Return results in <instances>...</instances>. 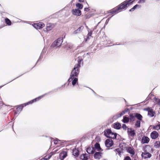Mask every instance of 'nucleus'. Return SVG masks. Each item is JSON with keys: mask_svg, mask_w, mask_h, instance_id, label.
I'll return each mask as SVG.
<instances>
[{"mask_svg": "<svg viewBox=\"0 0 160 160\" xmlns=\"http://www.w3.org/2000/svg\"><path fill=\"white\" fill-rule=\"evenodd\" d=\"M63 41V39L62 38H59L52 43L51 46V47L54 49L59 48L61 46Z\"/></svg>", "mask_w": 160, "mask_h": 160, "instance_id": "obj_1", "label": "nucleus"}, {"mask_svg": "<svg viewBox=\"0 0 160 160\" xmlns=\"http://www.w3.org/2000/svg\"><path fill=\"white\" fill-rule=\"evenodd\" d=\"M72 71L71 72L70 77L68 80V82H70L72 81V84L73 86H74L77 83L78 84V78H77L79 73L77 74H72Z\"/></svg>", "mask_w": 160, "mask_h": 160, "instance_id": "obj_2", "label": "nucleus"}, {"mask_svg": "<svg viewBox=\"0 0 160 160\" xmlns=\"http://www.w3.org/2000/svg\"><path fill=\"white\" fill-rule=\"evenodd\" d=\"M82 61V59H79L78 60V63L75 65L73 69L72 70V74H76L77 75L78 73H79V68L81 67V64ZM72 75L73 74H72Z\"/></svg>", "mask_w": 160, "mask_h": 160, "instance_id": "obj_3", "label": "nucleus"}, {"mask_svg": "<svg viewBox=\"0 0 160 160\" xmlns=\"http://www.w3.org/2000/svg\"><path fill=\"white\" fill-rule=\"evenodd\" d=\"M104 133V135L108 138L113 139L115 138H116V133L112 132L110 129L105 130Z\"/></svg>", "mask_w": 160, "mask_h": 160, "instance_id": "obj_4", "label": "nucleus"}, {"mask_svg": "<svg viewBox=\"0 0 160 160\" xmlns=\"http://www.w3.org/2000/svg\"><path fill=\"white\" fill-rule=\"evenodd\" d=\"M32 26L36 29H38L43 28L45 26V24L42 22H40L33 24Z\"/></svg>", "mask_w": 160, "mask_h": 160, "instance_id": "obj_5", "label": "nucleus"}, {"mask_svg": "<svg viewBox=\"0 0 160 160\" xmlns=\"http://www.w3.org/2000/svg\"><path fill=\"white\" fill-rule=\"evenodd\" d=\"M72 15L79 16L81 15V10L78 9H73L72 10Z\"/></svg>", "mask_w": 160, "mask_h": 160, "instance_id": "obj_6", "label": "nucleus"}, {"mask_svg": "<svg viewBox=\"0 0 160 160\" xmlns=\"http://www.w3.org/2000/svg\"><path fill=\"white\" fill-rule=\"evenodd\" d=\"M47 94V93H45L43 95H42L37 98H35L33 100H31V101L29 102H28L25 103V105H26V106L29 104H32L34 102H36V101H37V100H38L40 99L41 98H42L45 95H46Z\"/></svg>", "mask_w": 160, "mask_h": 160, "instance_id": "obj_7", "label": "nucleus"}, {"mask_svg": "<svg viewBox=\"0 0 160 160\" xmlns=\"http://www.w3.org/2000/svg\"><path fill=\"white\" fill-rule=\"evenodd\" d=\"M105 144L106 146L108 148L112 146L113 145V142L112 139H108L106 140Z\"/></svg>", "mask_w": 160, "mask_h": 160, "instance_id": "obj_8", "label": "nucleus"}, {"mask_svg": "<svg viewBox=\"0 0 160 160\" xmlns=\"http://www.w3.org/2000/svg\"><path fill=\"white\" fill-rule=\"evenodd\" d=\"M158 133L156 131H153L151 133V137L153 139L157 138L158 136Z\"/></svg>", "mask_w": 160, "mask_h": 160, "instance_id": "obj_9", "label": "nucleus"}, {"mask_svg": "<svg viewBox=\"0 0 160 160\" xmlns=\"http://www.w3.org/2000/svg\"><path fill=\"white\" fill-rule=\"evenodd\" d=\"M127 152L129 153L132 156L135 154V152L133 148L129 147L127 149Z\"/></svg>", "mask_w": 160, "mask_h": 160, "instance_id": "obj_10", "label": "nucleus"}, {"mask_svg": "<svg viewBox=\"0 0 160 160\" xmlns=\"http://www.w3.org/2000/svg\"><path fill=\"white\" fill-rule=\"evenodd\" d=\"M128 132L129 136L133 137L135 134V131L131 128H128Z\"/></svg>", "mask_w": 160, "mask_h": 160, "instance_id": "obj_11", "label": "nucleus"}, {"mask_svg": "<svg viewBox=\"0 0 160 160\" xmlns=\"http://www.w3.org/2000/svg\"><path fill=\"white\" fill-rule=\"evenodd\" d=\"M84 28L83 26H82L79 27L77 30H75L72 32V34H75L81 33Z\"/></svg>", "mask_w": 160, "mask_h": 160, "instance_id": "obj_12", "label": "nucleus"}, {"mask_svg": "<svg viewBox=\"0 0 160 160\" xmlns=\"http://www.w3.org/2000/svg\"><path fill=\"white\" fill-rule=\"evenodd\" d=\"M149 141V139L147 137H143L142 139V143L143 144L148 143Z\"/></svg>", "mask_w": 160, "mask_h": 160, "instance_id": "obj_13", "label": "nucleus"}, {"mask_svg": "<svg viewBox=\"0 0 160 160\" xmlns=\"http://www.w3.org/2000/svg\"><path fill=\"white\" fill-rule=\"evenodd\" d=\"M101 154L102 153L100 152H95L94 155V158L96 159H100L102 157Z\"/></svg>", "mask_w": 160, "mask_h": 160, "instance_id": "obj_14", "label": "nucleus"}, {"mask_svg": "<svg viewBox=\"0 0 160 160\" xmlns=\"http://www.w3.org/2000/svg\"><path fill=\"white\" fill-rule=\"evenodd\" d=\"M86 151L88 154H92L94 152L95 150L92 147H88L87 148Z\"/></svg>", "mask_w": 160, "mask_h": 160, "instance_id": "obj_15", "label": "nucleus"}, {"mask_svg": "<svg viewBox=\"0 0 160 160\" xmlns=\"http://www.w3.org/2000/svg\"><path fill=\"white\" fill-rule=\"evenodd\" d=\"M121 127V125L118 122L115 123L113 125V127L117 129H119Z\"/></svg>", "mask_w": 160, "mask_h": 160, "instance_id": "obj_16", "label": "nucleus"}, {"mask_svg": "<svg viewBox=\"0 0 160 160\" xmlns=\"http://www.w3.org/2000/svg\"><path fill=\"white\" fill-rule=\"evenodd\" d=\"M142 156L145 159L150 158L151 156V154L148 153L142 152Z\"/></svg>", "mask_w": 160, "mask_h": 160, "instance_id": "obj_17", "label": "nucleus"}, {"mask_svg": "<svg viewBox=\"0 0 160 160\" xmlns=\"http://www.w3.org/2000/svg\"><path fill=\"white\" fill-rule=\"evenodd\" d=\"M88 157V155L86 153H85L81 154L80 155V158L82 160H87Z\"/></svg>", "mask_w": 160, "mask_h": 160, "instance_id": "obj_18", "label": "nucleus"}, {"mask_svg": "<svg viewBox=\"0 0 160 160\" xmlns=\"http://www.w3.org/2000/svg\"><path fill=\"white\" fill-rule=\"evenodd\" d=\"M130 118H129L130 122L134 121L135 120V113L131 114L129 115Z\"/></svg>", "mask_w": 160, "mask_h": 160, "instance_id": "obj_19", "label": "nucleus"}, {"mask_svg": "<svg viewBox=\"0 0 160 160\" xmlns=\"http://www.w3.org/2000/svg\"><path fill=\"white\" fill-rule=\"evenodd\" d=\"M72 153L73 155L77 157L79 155V151L76 148L73 149L72 150Z\"/></svg>", "mask_w": 160, "mask_h": 160, "instance_id": "obj_20", "label": "nucleus"}, {"mask_svg": "<svg viewBox=\"0 0 160 160\" xmlns=\"http://www.w3.org/2000/svg\"><path fill=\"white\" fill-rule=\"evenodd\" d=\"M53 28V25L51 24H47L46 28V31H49L52 29ZM46 31V30H45Z\"/></svg>", "mask_w": 160, "mask_h": 160, "instance_id": "obj_21", "label": "nucleus"}, {"mask_svg": "<svg viewBox=\"0 0 160 160\" xmlns=\"http://www.w3.org/2000/svg\"><path fill=\"white\" fill-rule=\"evenodd\" d=\"M135 118H137L139 121H141L142 120V116L139 113H135Z\"/></svg>", "mask_w": 160, "mask_h": 160, "instance_id": "obj_22", "label": "nucleus"}, {"mask_svg": "<svg viewBox=\"0 0 160 160\" xmlns=\"http://www.w3.org/2000/svg\"><path fill=\"white\" fill-rule=\"evenodd\" d=\"M26 106V105L25 104H21L17 108V111L21 112L22 108Z\"/></svg>", "mask_w": 160, "mask_h": 160, "instance_id": "obj_23", "label": "nucleus"}, {"mask_svg": "<svg viewBox=\"0 0 160 160\" xmlns=\"http://www.w3.org/2000/svg\"><path fill=\"white\" fill-rule=\"evenodd\" d=\"M95 148L98 151H100L101 150V148H100V144L98 143H96L94 145Z\"/></svg>", "mask_w": 160, "mask_h": 160, "instance_id": "obj_24", "label": "nucleus"}, {"mask_svg": "<svg viewBox=\"0 0 160 160\" xmlns=\"http://www.w3.org/2000/svg\"><path fill=\"white\" fill-rule=\"evenodd\" d=\"M67 155V153L66 152L61 153L60 154V158L61 160H63L65 158Z\"/></svg>", "mask_w": 160, "mask_h": 160, "instance_id": "obj_25", "label": "nucleus"}, {"mask_svg": "<svg viewBox=\"0 0 160 160\" xmlns=\"http://www.w3.org/2000/svg\"><path fill=\"white\" fill-rule=\"evenodd\" d=\"M154 112L152 109L148 110V115L150 117H152L154 115Z\"/></svg>", "mask_w": 160, "mask_h": 160, "instance_id": "obj_26", "label": "nucleus"}, {"mask_svg": "<svg viewBox=\"0 0 160 160\" xmlns=\"http://www.w3.org/2000/svg\"><path fill=\"white\" fill-rule=\"evenodd\" d=\"M141 6L138 4H136L132 8L129 10L130 12L134 11L137 8H140Z\"/></svg>", "mask_w": 160, "mask_h": 160, "instance_id": "obj_27", "label": "nucleus"}, {"mask_svg": "<svg viewBox=\"0 0 160 160\" xmlns=\"http://www.w3.org/2000/svg\"><path fill=\"white\" fill-rule=\"evenodd\" d=\"M129 120V118L126 117H123V119L122 120L123 122L127 123L128 122Z\"/></svg>", "mask_w": 160, "mask_h": 160, "instance_id": "obj_28", "label": "nucleus"}, {"mask_svg": "<svg viewBox=\"0 0 160 160\" xmlns=\"http://www.w3.org/2000/svg\"><path fill=\"white\" fill-rule=\"evenodd\" d=\"M76 7L78 8L77 9H81L83 8V5L80 3H77L76 4Z\"/></svg>", "mask_w": 160, "mask_h": 160, "instance_id": "obj_29", "label": "nucleus"}, {"mask_svg": "<svg viewBox=\"0 0 160 160\" xmlns=\"http://www.w3.org/2000/svg\"><path fill=\"white\" fill-rule=\"evenodd\" d=\"M152 128L156 130L160 129V124H158L156 126H153Z\"/></svg>", "mask_w": 160, "mask_h": 160, "instance_id": "obj_30", "label": "nucleus"}, {"mask_svg": "<svg viewBox=\"0 0 160 160\" xmlns=\"http://www.w3.org/2000/svg\"><path fill=\"white\" fill-rule=\"evenodd\" d=\"M5 22L8 25L10 26L11 25V22L10 20L7 18L5 19Z\"/></svg>", "mask_w": 160, "mask_h": 160, "instance_id": "obj_31", "label": "nucleus"}, {"mask_svg": "<svg viewBox=\"0 0 160 160\" xmlns=\"http://www.w3.org/2000/svg\"><path fill=\"white\" fill-rule=\"evenodd\" d=\"M160 145V142L156 141L154 143V146L156 148H158Z\"/></svg>", "mask_w": 160, "mask_h": 160, "instance_id": "obj_32", "label": "nucleus"}, {"mask_svg": "<svg viewBox=\"0 0 160 160\" xmlns=\"http://www.w3.org/2000/svg\"><path fill=\"white\" fill-rule=\"evenodd\" d=\"M141 121L138 120L136 121L135 126L137 128H139L140 127Z\"/></svg>", "mask_w": 160, "mask_h": 160, "instance_id": "obj_33", "label": "nucleus"}, {"mask_svg": "<svg viewBox=\"0 0 160 160\" xmlns=\"http://www.w3.org/2000/svg\"><path fill=\"white\" fill-rule=\"evenodd\" d=\"M45 50H44V49H43L42 50V52L41 53V54H40V56L39 58L38 59V60L37 62H38L40 59H41L42 58L43 55L45 53Z\"/></svg>", "mask_w": 160, "mask_h": 160, "instance_id": "obj_34", "label": "nucleus"}, {"mask_svg": "<svg viewBox=\"0 0 160 160\" xmlns=\"http://www.w3.org/2000/svg\"><path fill=\"white\" fill-rule=\"evenodd\" d=\"M114 151L116 153V154H117V153H118L119 155H120L121 153V149L120 148H117L114 150Z\"/></svg>", "mask_w": 160, "mask_h": 160, "instance_id": "obj_35", "label": "nucleus"}, {"mask_svg": "<svg viewBox=\"0 0 160 160\" xmlns=\"http://www.w3.org/2000/svg\"><path fill=\"white\" fill-rule=\"evenodd\" d=\"M61 142V141L60 140H59L57 138H56L54 140V143L55 144H57L58 143H59V142Z\"/></svg>", "mask_w": 160, "mask_h": 160, "instance_id": "obj_36", "label": "nucleus"}, {"mask_svg": "<svg viewBox=\"0 0 160 160\" xmlns=\"http://www.w3.org/2000/svg\"><path fill=\"white\" fill-rule=\"evenodd\" d=\"M145 0H139L138 2V3H143L145 2Z\"/></svg>", "mask_w": 160, "mask_h": 160, "instance_id": "obj_37", "label": "nucleus"}, {"mask_svg": "<svg viewBox=\"0 0 160 160\" xmlns=\"http://www.w3.org/2000/svg\"><path fill=\"white\" fill-rule=\"evenodd\" d=\"M156 102L159 105H160V99L156 98Z\"/></svg>", "mask_w": 160, "mask_h": 160, "instance_id": "obj_38", "label": "nucleus"}, {"mask_svg": "<svg viewBox=\"0 0 160 160\" xmlns=\"http://www.w3.org/2000/svg\"><path fill=\"white\" fill-rule=\"evenodd\" d=\"M124 160H131V159L129 157L127 156L125 158Z\"/></svg>", "mask_w": 160, "mask_h": 160, "instance_id": "obj_39", "label": "nucleus"}, {"mask_svg": "<svg viewBox=\"0 0 160 160\" xmlns=\"http://www.w3.org/2000/svg\"><path fill=\"white\" fill-rule=\"evenodd\" d=\"M122 127L124 130H126L127 128L126 125L125 124H123Z\"/></svg>", "mask_w": 160, "mask_h": 160, "instance_id": "obj_40", "label": "nucleus"}, {"mask_svg": "<svg viewBox=\"0 0 160 160\" xmlns=\"http://www.w3.org/2000/svg\"><path fill=\"white\" fill-rule=\"evenodd\" d=\"M120 113L121 114V115H120V116H122V115H123L125 114L126 113V112H125V111L124 110V111H123L121 112H120Z\"/></svg>", "mask_w": 160, "mask_h": 160, "instance_id": "obj_41", "label": "nucleus"}, {"mask_svg": "<svg viewBox=\"0 0 160 160\" xmlns=\"http://www.w3.org/2000/svg\"><path fill=\"white\" fill-rule=\"evenodd\" d=\"M120 113L121 114V115H120V116H122V115H123L125 114L126 113V112H125V111L124 110V111H123L121 112H120Z\"/></svg>", "mask_w": 160, "mask_h": 160, "instance_id": "obj_42", "label": "nucleus"}, {"mask_svg": "<svg viewBox=\"0 0 160 160\" xmlns=\"http://www.w3.org/2000/svg\"><path fill=\"white\" fill-rule=\"evenodd\" d=\"M92 33V31H91L90 32H89L88 34V35L89 36H91Z\"/></svg>", "mask_w": 160, "mask_h": 160, "instance_id": "obj_43", "label": "nucleus"}, {"mask_svg": "<svg viewBox=\"0 0 160 160\" xmlns=\"http://www.w3.org/2000/svg\"><path fill=\"white\" fill-rule=\"evenodd\" d=\"M51 157V156H48L47 157V156H46V157H45V159H46V160H47L49 159Z\"/></svg>", "mask_w": 160, "mask_h": 160, "instance_id": "obj_44", "label": "nucleus"}, {"mask_svg": "<svg viewBox=\"0 0 160 160\" xmlns=\"http://www.w3.org/2000/svg\"><path fill=\"white\" fill-rule=\"evenodd\" d=\"M85 17L86 19L89 18L90 17V16L89 15H86L85 16Z\"/></svg>", "mask_w": 160, "mask_h": 160, "instance_id": "obj_45", "label": "nucleus"}, {"mask_svg": "<svg viewBox=\"0 0 160 160\" xmlns=\"http://www.w3.org/2000/svg\"><path fill=\"white\" fill-rule=\"evenodd\" d=\"M129 109L128 108H126L124 110V111H125V112L126 113L128 112L129 111Z\"/></svg>", "mask_w": 160, "mask_h": 160, "instance_id": "obj_46", "label": "nucleus"}, {"mask_svg": "<svg viewBox=\"0 0 160 160\" xmlns=\"http://www.w3.org/2000/svg\"><path fill=\"white\" fill-rule=\"evenodd\" d=\"M120 115H121V114H120V113L117 114L116 115L117 116V118H120L122 116H120Z\"/></svg>", "mask_w": 160, "mask_h": 160, "instance_id": "obj_47", "label": "nucleus"}, {"mask_svg": "<svg viewBox=\"0 0 160 160\" xmlns=\"http://www.w3.org/2000/svg\"><path fill=\"white\" fill-rule=\"evenodd\" d=\"M84 10L85 11H88L89 10V8H84Z\"/></svg>", "mask_w": 160, "mask_h": 160, "instance_id": "obj_48", "label": "nucleus"}, {"mask_svg": "<svg viewBox=\"0 0 160 160\" xmlns=\"http://www.w3.org/2000/svg\"><path fill=\"white\" fill-rule=\"evenodd\" d=\"M97 25L94 27V28H93V30H94L96 29L97 28Z\"/></svg>", "mask_w": 160, "mask_h": 160, "instance_id": "obj_49", "label": "nucleus"}, {"mask_svg": "<svg viewBox=\"0 0 160 160\" xmlns=\"http://www.w3.org/2000/svg\"><path fill=\"white\" fill-rule=\"evenodd\" d=\"M107 43L108 44H110L111 43V42L110 41H107Z\"/></svg>", "mask_w": 160, "mask_h": 160, "instance_id": "obj_50", "label": "nucleus"}, {"mask_svg": "<svg viewBox=\"0 0 160 160\" xmlns=\"http://www.w3.org/2000/svg\"><path fill=\"white\" fill-rule=\"evenodd\" d=\"M79 2H84V0H78Z\"/></svg>", "mask_w": 160, "mask_h": 160, "instance_id": "obj_51", "label": "nucleus"}, {"mask_svg": "<svg viewBox=\"0 0 160 160\" xmlns=\"http://www.w3.org/2000/svg\"><path fill=\"white\" fill-rule=\"evenodd\" d=\"M41 160H46V159H45V158H44L42 159Z\"/></svg>", "mask_w": 160, "mask_h": 160, "instance_id": "obj_52", "label": "nucleus"}, {"mask_svg": "<svg viewBox=\"0 0 160 160\" xmlns=\"http://www.w3.org/2000/svg\"><path fill=\"white\" fill-rule=\"evenodd\" d=\"M109 20V18H108L106 21V22H108Z\"/></svg>", "mask_w": 160, "mask_h": 160, "instance_id": "obj_53", "label": "nucleus"}, {"mask_svg": "<svg viewBox=\"0 0 160 160\" xmlns=\"http://www.w3.org/2000/svg\"><path fill=\"white\" fill-rule=\"evenodd\" d=\"M93 91V92L95 94H96V93L94 92V91H93Z\"/></svg>", "mask_w": 160, "mask_h": 160, "instance_id": "obj_54", "label": "nucleus"}, {"mask_svg": "<svg viewBox=\"0 0 160 160\" xmlns=\"http://www.w3.org/2000/svg\"><path fill=\"white\" fill-rule=\"evenodd\" d=\"M22 22H25V21H23Z\"/></svg>", "mask_w": 160, "mask_h": 160, "instance_id": "obj_55", "label": "nucleus"}, {"mask_svg": "<svg viewBox=\"0 0 160 160\" xmlns=\"http://www.w3.org/2000/svg\"><path fill=\"white\" fill-rule=\"evenodd\" d=\"M99 23H100V22H99L98 23V24Z\"/></svg>", "mask_w": 160, "mask_h": 160, "instance_id": "obj_56", "label": "nucleus"}]
</instances>
